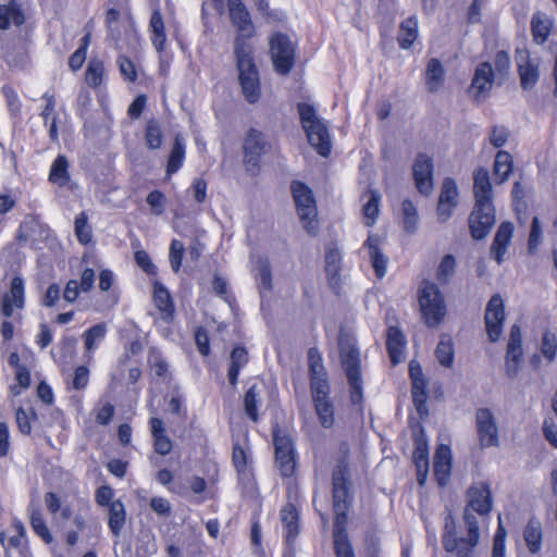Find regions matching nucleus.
Here are the masks:
<instances>
[{
    "label": "nucleus",
    "instance_id": "41",
    "mask_svg": "<svg viewBox=\"0 0 557 557\" xmlns=\"http://www.w3.org/2000/svg\"><path fill=\"white\" fill-rule=\"evenodd\" d=\"M194 211H175L173 219V228L183 236L194 235L196 233V218Z\"/></svg>",
    "mask_w": 557,
    "mask_h": 557
},
{
    "label": "nucleus",
    "instance_id": "31",
    "mask_svg": "<svg viewBox=\"0 0 557 557\" xmlns=\"http://www.w3.org/2000/svg\"><path fill=\"white\" fill-rule=\"evenodd\" d=\"M495 211H471L469 215V227L471 236L483 239L495 223Z\"/></svg>",
    "mask_w": 557,
    "mask_h": 557
},
{
    "label": "nucleus",
    "instance_id": "51",
    "mask_svg": "<svg viewBox=\"0 0 557 557\" xmlns=\"http://www.w3.org/2000/svg\"><path fill=\"white\" fill-rule=\"evenodd\" d=\"M456 267L457 262L455 256L451 253L445 255L436 270L437 282L442 285L448 284L456 272Z\"/></svg>",
    "mask_w": 557,
    "mask_h": 557
},
{
    "label": "nucleus",
    "instance_id": "8",
    "mask_svg": "<svg viewBox=\"0 0 557 557\" xmlns=\"http://www.w3.org/2000/svg\"><path fill=\"white\" fill-rule=\"evenodd\" d=\"M275 465L282 478L289 479L295 475L297 469L296 450L292 437L281 434L278 430L273 432Z\"/></svg>",
    "mask_w": 557,
    "mask_h": 557
},
{
    "label": "nucleus",
    "instance_id": "36",
    "mask_svg": "<svg viewBox=\"0 0 557 557\" xmlns=\"http://www.w3.org/2000/svg\"><path fill=\"white\" fill-rule=\"evenodd\" d=\"M109 509L108 527L113 536L119 537L126 522V509L121 499H115Z\"/></svg>",
    "mask_w": 557,
    "mask_h": 557
},
{
    "label": "nucleus",
    "instance_id": "40",
    "mask_svg": "<svg viewBox=\"0 0 557 557\" xmlns=\"http://www.w3.org/2000/svg\"><path fill=\"white\" fill-rule=\"evenodd\" d=\"M261 404L260 400V391L256 384L251 385L244 395V410L249 420L257 423L260 420L259 416V406Z\"/></svg>",
    "mask_w": 557,
    "mask_h": 557
},
{
    "label": "nucleus",
    "instance_id": "25",
    "mask_svg": "<svg viewBox=\"0 0 557 557\" xmlns=\"http://www.w3.org/2000/svg\"><path fill=\"white\" fill-rule=\"evenodd\" d=\"M540 354H534L530 358V363L534 369L540 368L541 359L546 363H553L557 358V331L546 329L541 336L539 346Z\"/></svg>",
    "mask_w": 557,
    "mask_h": 557
},
{
    "label": "nucleus",
    "instance_id": "4",
    "mask_svg": "<svg viewBox=\"0 0 557 557\" xmlns=\"http://www.w3.org/2000/svg\"><path fill=\"white\" fill-rule=\"evenodd\" d=\"M25 305V282L21 275H15L10 282L9 289L0 295V315L5 319L1 322L0 334L4 344L10 343L14 336V325L9 319L17 311V320L21 321V311Z\"/></svg>",
    "mask_w": 557,
    "mask_h": 557
},
{
    "label": "nucleus",
    "instance_id": "30",
    "mask_svg": "<svg viewBox=\"0 0 557 557\" xmlns=\"http://www.w3.org/2000/svg\"><path fill=\"white\" fill-rule=\"evenodd\" d=\"M8 362L10 367L14 369L15 374V383L11 385V393L17 396L30 386V371L27 366L21 362V357L17 351H13L9 355Z\"/></svg>",
    "mask_w": 557,
    "mask_h": 557
},
{
    "label": "nucleus",
    "instance_id": "45",
    "mask_svg": "<svg viewBox=\"0 0 557 557\" xmlns=\"http://www.w3.org/2000/svg\"><path fill=\"white\" fill-rule=\"evenodd\" d=\"M512 157L505 150H499L496 153L494 161V175L496 181L502 184L504 183L512 171Z\"/></svg>",
    "mask_w": 557,
    "mask_h": 557
},
{
    "label": "nucleus",
    "instance_id": "11",
    "mask_svg": "<svg viewBox=\"0 0 557 557\" xmlns=\"http://www.w3.org/2000/svg\"><path fill=\"white\" fill-rule=\"evenodd\" d=\"M343 270V253L336 243L325 247L324 251V272L327 285L331 290L341 296L343 293V280L341 272Z\"/></svg>",
    "mask_w": 557,
    "mask_h": 557
},
{
    "label": "nucleus",
    "instance_id": "19",
    "mask_svg": "<svg viewBox=\"0 0 557 557\" xmlns=\"http://www.w3.org/2000/svg\"><path fill=\"white\" fill-rule=\"evenodd\" d=\"M516 62L520 76V84L523 89H531L535 86L540 77V61L530 58L529 51L518 49L516 51Z\"/></svg>",
    "mask_w": 557,
    "mask_h": 557
},
{
    "label": "nucleus",
    "instance_id": "28",
    "mask_svg": "<svg viewBox=\"0 0 557 557\" xmlns=\"http://www.w3.org/2000/svg\"><path fill=\"white\" fill-rule=\"evenodd\" d=\"M148 424L153 441V450L161 456L169 455L173 449V442L166 433L163 420L159 417H151Z\"/></svg>",
    "mask_w": 557,
    "mask_h": 557
},
{
    "label": "nucleus",
    "instance_id": "34",
    "mask_svg": "<svg viewBox=\"0 0 557 557\" xmlns=\"http://www.w3.org/2000/svg\"><path fill=\"white\" fill-rule=\"evenodd\" d=\"M523 539L528 550L531 554H537L542 548L543 529L541 521L532 517L523 528Z\"/></svg>",
    "mask_w": 557,
    "mask_h": 557
},
{
    "label": "nucleus",
    "instance_id": "29",
    "mask_svg": "<svg viewBox=\"0 0 557 557\" xmlns=\"http://www.w3.org/2000/svg\"><path fill=\"white\" fill-rule=\"evenodd\" d=\"M308 373L310 388L320 384H330L327 372L323 364L322 355L317 347H311L308 350Z\"/></svg>",
    "mask_w": 557,
    "mask_h": 557
},
{
    "label": "nucleus",
    "instance_id": "61",
    "mask_svg": "<svg viewBox=\"0 0 557 557\" xmlns=\"http://www.w3.org/2000/svg\"><path fill=\"white\" fill-rule=\"evenodd\" d=\"M185 247L182 242L178 239H173L170 245V263L173 271H180L182 267L183 256H184Z\"/></svg>",
    "mask_w": 557,
    "mask_h": 557
},
{
    "label": "nucleus",
    "instance_id": "32",
    "mask_svg": "<svg viewBox=\"0 0 557 557\" xmlns=\"http://www.w3.org/2000/svg\"><path fill=\"white\" fill-rule=\"evenodd\" d=\"M147 364L150 373L161 382L172 379L170 366L163 354L157 347H150L147 356Z\"/></svg>",
    "mask_w": 557,
    "mask_h": 557
},
{
    "label": "nucleus",
    "instance_id": "59",
    "mask_svg": "<svg viewBox=\"0 0 557 557\" xmlns=\"http://www.w3.org/2000/svg\"><path fill=\"white\" fill-rule=\"evenodd\" d=\"M104 67L100 60L92 59L86 70V82L91 87H98L102 82Z\"/></svg>",
    "mask_w": 557,
    "mask_h": 557
},
{
    "label": "nucleus",
    "instance_id": "64",
    "mask_svg": "<svg viewBox=\"0 0 557 557\" xmlns=\"http://www.w3.org/2000/svg\"><path fill=\"white\" fill-rule=\"evenodd\" d=\"M300 221L304 228L311 236H315L319 232V211H301Z\"/></svg>",
    "mask_w": 557,
    "mask_h": 557
},
{
    "label": "nucleus",
    "instance_id": "24",
    "mask_svg": "<svg viewBox=\"0 0 557 557\" xmlns=\"http://www.w3.org/2000/svg\"><path fill=\"white\" fill-rule=\"evenodd\" d=\"M383 240L377 234H369L363 243V248L368 249L371 265L374 270L375 276L382 280L387 271L388 258L382 250Z\"/></svg>",
    "mask_w": 557,
    "mask_h": 557
},
{
    "label": "nucleus",
    "instance_id": "33",
    "mask_svg": "<svg viewBox=\"0 0 557 557\" xmlns=\"http://www.w3.org/2000/svg\"><path fill=\"white\" fill-rule=\"evenodd\" d=\"M249 362V354L242 344H236L230 355V366L227 370L228 382L232 387H236L240 370Z\"/></svg>",
    "mask_w": 557,
    "mask_h": 557
},
{
    "label": "nucleus",
    "instance_id": "37",
    "mask_svg": "<svg viewBox=\"0 0 557 557\" xmlns=\"http://www.w3.org/2000/svg\"><path fill=\"white\" fill-rule=\"evenodd\" d=\"M445 70L443 64L437 59H431L425 70V86L426 89L434 94L440 90L443 85Z\"/></svg>",
    "mask_w": 557,
    "mask_h": 557
},
{
    "label": "nucleus",
    "instance_id": "1",
    "mask_svg": "<svg viewBox=\"0 0 557 557\" xmlns=\"http://www.w3.org/2000/svg\"><path fill=\"white\" fill-rule=\"evenodd\" d=\"M467 495L468 503L462 516L467 535L459 534L451 513L445 517L442 532L444 550L456 557H475V548L480 542V525L478 518L470 510L480 516H487L493 507L492 492L486 482L474 483L469 487Z\"/></svg>",
    "mask_w": 557,
    "mask_h": 557
},
{
    "label": "nucleus",
    "instance_id": "35",
    "mask_svg": "<svg viewBox=\"0 0 557 557\" xmlns=\"http://www.w3.org/2000/svg\"><path fill=\"white\" fill-rule=\"evenodd\" d=\"M24 22V13L15 0H11L8 4H0V29H8L11 23L21 26Z\"/></svg>",
    "mask_w": 557,
    "mask_h": 557
},
{
    "label": "nucleus",
    "instance_id": "48",
    "mask_svg": "<svg viewBox=\"0 0 557 557\" xmlns=\"http://www.w3.org/2000/svg\"><path fill=\"white\" fill-rule=\"evenodd\" d=\"M237 483L243 495L253 496L258 492V483L253 467L236 471Z\"/></svg>",
    "mask_w": 557,
    "mask_h": 557
},
{
    "label": "nucleus",
    "instance_id": "43",
    "mask_svg": "<svg viewBox=\"0 0 557 557\" xmlns=\"http://www.w3.org/2000/svg\"><path fill=\"white\" fill-rule=\"evenodd\" d=\"M523 357L522 344L508 343L506 351V371L508 376L515 377L520 369Z\"/></svg>",
    "mask_w": 557,
    "mask_h": 557
},
{
    "label": "nucleus",
    "instance_id": "58",
    "mask_svg": "<svg viewBox=\"0 0 557 557\" xmlns=\"http://www.w3.org/2000/svg\"><path fill=\"white\" fill-rule=\"evenodd\" d=\"M435 356L443 367H451L455 357L454 344L451 339H441L436 346Z\"/></svg>",
    "mask_w": 557,
    "mask_h": 557
},
{
    "label": "nucleus",
    "instance_id": "49",
    "mask_svg": "<svg viewBox=\"0 0 557 557\" xmlns=\"http://www.w3.org/2000/svg\"><path fill=\"white\" fill-rule=\"evenodd\" d=\"M69 161L66 157L64 156H58L57 159L53 161L49 174V180L53 184H57L59 186H64L69 180Z\"/></svg>",
    "mask_w": 557,
    "mask_h": 557
},
{
    "label": "nucleus",
    "instance_id": "18",
    "mask_svg": "<svg viewBox=\"0 0 557 557\" xmlns=\"http://www.w3.org/2000/svg\"><path fill=\"white\" fill-rule=\"evenodd\" d=\"M414 184L420 194L428 196L433 190V160L426 153H418L412 164Z\"/></svg>",
    "mask_w": 557,
    "mask_h": 557
},
{
    "label": "nucleus",
    "instance_id": "54",
    "mask_svg": "<svg viewBox=\"0 0 557 557\" xmlns=\"http://www.w3.org/2000/svg\"><path fill=\"white\" fill-rule=\"evenodd\" d=\"M106 334L107 327L104 323H98L87 329L84 333L86 350L92 352L99 343L106 337Z\"/></svg>",
    "mask_w": 557,
    "mask_h": 557
},
{
    "label": "nucleus",
    "instance_id": "42",
    "mask_svg": "<svg viewBox=\"0 0 557 557\" xmlns=\"http://www.w3.org/2000/svg\"><path fill=\"white\" fill-rule=\"evenodd\" d=\"M29 524L35 534L38 535L46 544H51L53 542V536L39 508L33 507L29 509Z\"/></svg>",
    "mask_w": 557,
    "mask_h": 557
},
{
    "label": "nucleus",
    "instance_id": "62",
    "mask_svg": "<svg viewBox=\"0 0 557 557\" xmlns=\"http://www.w3.org/2000/svg\"><path fill=\"white\" fill-rule=\"evenodd\" d=\"M506 536H507V531L502 525V523H499L498 528L495 532L494 539H493L492 557H505Z\"/></svg>",
    "mask_w": 557,
    "mask_h": 557
},
{
    "label": "nucleus",
    "instance_id": "26",
    "mask_svg": "<svg viewBox=\"0 0 557 557\" xmlns=\"http://www.w3.org/2000/svg\"><path fill=\"white\" fill-rule=\"evenodd\" d=\"M386 351L393 366L399 364L404 360L407 339L403 331L397 325H391L386 330Z\"/></svg>",
    "mask_w": 557,
    "mask_h": 557
},
{
    "label": "nucleus",
    "instance_id": "22",
    "mask_svg": "<svg viewBox=\"0 0 557 557\" xmlns=\"http://www.w3.org/2000/svg\"><path fill=\"white\" fill-rule=\"evenodd\" d=\"M280 520L284 529L286 544L294 545L300 533V513L297 506L287 502L280 510Z\"/></svg>",
    "mask_w": 557,
    "mask_h": 557
},
{
    "label": "nucleus",
    "instance_id": "17",
    "mask_svg": "<svg viewBox=\"0 0 557 557\" xmlns=\"http://www.w3.org/2000/svg\"><path fill=\"white\" fill-rule=\"evenodd\" d=\"M265 151V139L261 132L249 129L244 141V162L247 171L255 174L259 169L260 157Z\"/></svg>",
    "mask_w": 557,
    "mask_h": 557
},
{
    "label": "nucleus",
    "instance_id": "16",
    "mask_svg": "<svg viewBox=\"0 0 557 557\" xmlns=\"http://www.w3.org/2000/svg\"><path fill=\"white\" fill-rule=\"evenodd\" d=\"M231 21L237 29L238 35L235 38V46L238 40L247 41L255 35V26L250 18V14L243 4L242 0H227Z\"/></svg>",
    "mask_w": 557,
    "mask_h": 557
},
{
    "label": "nucleus",
    "instance_id": "50",
    "mask_svg": "<svg viewBox=\"0 0 557 557\" xmlns=\"http://www.w3.org/2000/svg\"><path fill=\"white\" fill-rule=\"evenodd\" d=\"M292 193L297 209H310L314 205L312 191L300 182H293Z\"/></svg>",
    "mask_w": 557,
    "mask_h": 557
},
{
    "label": "nucleus",
    "instance_id": "20",
    "mask_svg": "<svg viewBox=\"0 0 557 557\" xmlns=\"http://www.w3.org/2000/svg\"><path fill=\"white\" fill-rule=\"evenodd\" d=\"M493 83L494 72L491 63H480L474 71L469 88V91L473 95V99L478 102L484 100L488 96Z\"/></svg>",
    "mask_w": 557,
    "mask_h": 557
},
{
    "label": "nucleus",
    "instance_id": "6",
    "mask_svg": "<svg viewBox=\"0 0 557 557\" xmlns=\"http://www.w3.org/2000/svg\"><path fill=\"white\" fill-rule=\"evenodd\" d=\"M418 301L424 323L430 326L440 325L447 313L446 301L438 286L423 280L418 289Z\"/></svg>",
    "mask_w": 557,
    "mask_h": 557
},
{
    "label": "nucleus",
    "instance_id": "55",
    "mask_svg": "<svg viewBox=\"0 0 557 557\" xmlns=\"http://www.w3.org/2000/svg\"><path fill=\"white\" fill-rule=\"evenodd\" d=\"M38 419L37 412L29 408V410L24 409L23 407H18L15 410V421L18 431L24 435H30L32 433V423Z\"/></svg>",
    "mask_w": 557,
    "mask_h": 557
},
{
    "label": "nucleus",
    "instance_id": "2",
    "mask_svg": "<svg viewBox=\"0 0 557 557\" xmlns=\"http://www.w3.org/2000/svg\"><path fill=\"white\" fill-rule=\"evenodd\" d=\"M333 527L332 546L334 557H357L348 531L349 510L354 504V482L348 450L334 466L331 474Z\"/></svg>",
    "mask_w": 557,
    "mask_h": 557
},
{
    "label": "nucleus",
    "instance_id": "3",
    "mask_svg": "<svg viewBox=\"0 0 557 557\" xmlns=\"http://www.w3.org/2000/svg\"><path fill=\"white\" fill-rule=\"evenodd\" d=\"M338 356L349 385L350 403L354 406H361L363 404V377L361 354L356 341L341 337Z\"/></svg>",
    "mask_w": 557,
    "mask_h": 557
},
{
    "label": "nucleus",
    "instance_id": "52",
    "mask_svg": "<svg viewBox=\"0 0 557 557\" xmlns=\"http://www.w3.org/2000/svg\"><path fill=\"white\" fill-rule=\"evenodd\" d=\"M531 28L534 41L543 44L549 35L550 22L545 15L536 13L532 16Z\"/></svg>",
    "mask_w": 557,
    "mask_h": 557
},
{
    "label": "nucleus",
    "instance_id": "47",
    "mask_svg": "<svg viewBox=\"0 0 557 557\" xmlns=\"http://www.w3.org/2000/svg\"><path fill=\"white\" fill-rule=\"evenodd\" d=\"M418 37V22L416 17H409L400 24L398 44L403 49H408Z\"/></svg>",
    "mask_w": 557,
    "mask_h": 557
},
{
    "label": "nucleus",
    "instance_id": "21",
    "mask_svg": "<svg viewBox=\"0 0 557 557\" xmlns=\"http://www.w3.org/2000/svg\"><path fill=\"white\" fill-rule=\"evenodd\" d=\"M473 193L476 209H487L493 206L490 173L484 168H479L473 173Z\"/></svg>",
    "mask_w": 557,
    "mask_h": 557
},
{
    "label": "nucleus",
    "instance_id": "39",
    "mask_svg": "<svg viewBox=\"0 0 557 557\" xmlns=\"http://www.w3.org/2000/svg\"><path fill=\"white\" fill-rule=\"evenodd\" d=\"M144 137L147 148L157 150L162 147L164 135L162 124L158 119L151 117L147 121Z\"/></svg>",
    "mask_w": 557,
    "mask_h": 557
},
{
    "label": "nucleus",
    "instance_id": "13",
    "mask_svg": "<svg viewBox=\"0 0 557 557\" xmlns=\"http://www.w3.org/2000/svg\"><path fill=\"white\" fill-rule=\"evenodd\" d=\"M505 305L499 294L493 295L485 308L484 322L490 342H497L503 334Z\"/></svg>",
    "mask_w": 557,
    "mask_h": 557
},
{
    "label": "nucleus",
    "instance_id": "57",
    "mask_svg": "<svg viewBox=\"0 0 557 557\" xmlns=\"http://www.w3.org/2000/svg\"><path fill=\"white\" fill-rule=\"evenodd\" d=\"M232 465L235 471L253 467L251 455L238 442L233 444Z\"/></svg>",
    "mask_w": 557,
    "mask_h": 557
},
{
    "label": "nucleus",
    "instance_id": "53",
    "mask_svg": "<svg viewBox=\"0 0 557 557\" xmlns=\"http://www.w3.org/2000/svg\"><path fill=\"white\" fill-rule=\"evenodd\" d=\"M75 236L79 244L87 246L92 240L91 226L88 223V216L85 211H82L74 222Z\"/></svg>",
    "mask_w": 557,
    "mask_h": 557
},
{
    "label": "nucleus",
    "instance_id": "12",
    "mask_svg": "<svg viewBox=\"0 0 557 557\" xmlns=\"http://www.w3.org/2000/svg\"><path fill=\"white\" fill-rule=\"evenodd\" d=\"M2 58L11 70H25L30 63L26 39L21 36L7 38L2 44Z\"/></svg>",
    "mask_w": 557,
    "mask_h": 557
},
{
    "label": "nucleus",
    "instance_id": "27",
    "mask_svg": "<svg viewBox=\"0 0 557 557\" xmlns=\"http://www.w3.org/2000/svg\"><path fill=\"white\" fill-rule=\"evenodd\" d=\"M152 299L163 321L171 323L175 315V305L168 288L159 281L152 282Z\"/></svg>",
    "mask_w": 557,
    "mask_h": 557
},
{
    "label": "nucleus",
    "instance_id": "10",
    "mask_svg": "<svg viewBox=\"0 0 557 557\" xmlns=\"http://www.w3.org/2000/svg\"><path fill=\"white\" fill-rule=\"evenodd\" d=\"M311 398L318 421L323 429L335 424V407L331 399V384L318 385L310 388Z\"/></svg>",
    "mask_w": 557,
    "mask_h": 557
},
{
    "label": "nucleus",
    "instance_id": "38",
    "mask_svg": "<svg viewBox=\"0 0 557 557\" xmlns=\"http://www.w3.org/2000/svg\"><path fill=\"white\" fill-rule=\"evenodd\" d=\"M411 396L413 405L418 413L423 417L426 416L429 410L428 401V381L426 379H416L411 381Z\"/></svg>",
    "mask_w": 557,
    "mask_h": 557
},
{
    "label": "nucleus",
    "instance_id": "46",
    "mask_svg": "<svg viewBox=\"0 0 557 557\" xmlns=\"http://www.w3.org/2000/svg\"><path fill=\"white\" fill-rule=\"evenodd\" d=\"M184 158H185L184 139L181 135H176L169 160H168L166 174L172 175L173 173H175L182 166Z\"/></svg>",
    "mask_w": 557,
    "mask_h": 557
},
{
    "label": "nucleus",
    "instance_id": "14",
    "mask_svg": "<svg viewBox=\"0 0 557 557\" xmlns=\"http://www.w3.org/2000/svg\"><path fill=\"white\" fill-rule=\"evenodd\" d=\"M475 425L481 448L499 445L498 428L488 408H479L475 414Z\"/></svg>",
    "mask_w": 557,
    "mask_h": 557
},
{
    "label": "nucleus",
    "instance_id": "63",
    "mask_svg": "<svg viewBox=\"0 0 557 557\" xmlns=\"http://www.w3.org/2000/svg\"><path fill=\"white\" fill-rule=\"evenodd\" d=\"M134 259L137 265L148 275L156 276L158 273V269L156 264L152 262L149 253L145 250H137L134 253Z\"/></svg>",
    "mask_w": 557,
    "mask_h": 557
},
{
    "label": "nucleus",
    "instance_id": "44",
    "mask_svg": "<svg viewBox=\"0 0 557 557\" xmlns=\"http://www.w3.org/2000/svg\"><path fill=\"white\" fill-rule=\"evenodd\" d=\"M150 30H151V41L157 51L161 52L164 49L166 36L164 30L163 17L160 11H153L150 18Z\"/></svg>",
    "mask_w": 557,
    "mask_h": 557
},
{
    "label": "nucleus",
    "instance_id": "60",
    "mask_svg": "<svg viewBox=\"0 0 557 557\" xmlns=\"http://www.w3.org/2000/svg\"><path fill=\"white\" fill-rule=\"evenodd\" d=\"M195 343L198 349V352L202 357H208L211 354L210 347V336L206 327L197 326L194 333Z\"/></svg>",
    "mask_w": 557,
    "mask_h": 557
},
{
    "label": "nucleus",
    "instance_id": "56",
    "mask_svg": "<svg viewBox=\"0 0 557 557\" xmlns=\"http://www.w3.org/2000/svg\"><path fill=\"white\" fill-rule=\"evenodd\" d=\"M457 197H458V188L456 185V182L447 177L443 181L441 195L438 199L440 206H449V207H456L457 206Z\"/></svg>",
    "mask_w": 557,
    "mask_h": 557
},
{
    "label": "nucleus",
    "instance_id": "7",
    "mask_svg": "<svg viewBox=\"0 0 557 557\" xmlns=\"http://www.w3.org/2000/svg\"><path fill=\"white\" fill-rule=\"evenodd\" d=\"M298 111L308 141L321 156L327 157L332 146L327 126L317 115L312 106L299 103Z\"/></svg>",
    "mask_w": 557,
    "mask_h": 557
},
{
    "label": "nucleus",
    "instance_id": "15",
    "mask_svg": "<svg viewBox=\"0 0 557 557\" xmlns=\"http://www.w3.org/2000/svg\"><path fill=\"white\" fill-rule=\"evenodd\" d=\"M412 462L416 467L418 484L423 486L430 471L429 441L423 428L413 434Z\"/></svg>",
    "mask_w": 557,
    "mask_h": 557
},
{
    "label": "nucleus",
    "instance_id": "5",
    "mask_svg": "<svg viewBox=\"0 0 557 557\" xmlns=\"http://www.w3.org/2000/svg\"><path fill=\"white\" fill-rule=\"evenodd\" d=\"M234 53L243 95L248 102L255 103L260 98V81L252 58V48L247 41L238 40Z\"/></svg>",
    "mask_w": 557,
    "mask_h": 557
},
{
    "label": "nucleus",
    "instance_id": "9",
    "mask_svg": "<svg viewBox=\"0 0 557 557\" xmlns=\"http://www.w3.org/2000/svg\"><path fill=\"white\" fill-rule=\"evenodd\" d=\"M270 53L275 71L287 75L295 63V47L288 36L274 34L270 39Z\"/></svg>",
    "mask_w": 557,
    "mask_h": 557
},
{
    "label": "nucleus",
    "instance_id": "23",
    "mask_svg": "<svg viewBox=\"0 0 557 557\" xmlns=\"http://www.w3.org/2000/svg\"><path fill=\"white\" fill-rule=\"evenodd\" d=\"M453 457L448 445L441 444L436 447L433 457V473L438 486L444 487L451 474Z\"/></svg>",
    "mask_w": 557,
    "mask_h": 557
}]
</instances>
